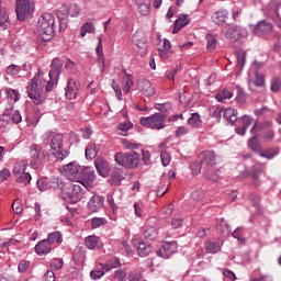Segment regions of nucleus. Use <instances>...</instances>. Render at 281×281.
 <instances>
[{
	"label": "nucleus",
	"mask_w": 281,
	"mask_h": 281,
	"mask_svg": "<svg viewBox=\"0 0 281 281\" xmlns=\"http://www.w3.org/2000/svg\"><path fill=\"white\" fill-rule=\"evenodd\" d=\"M200 161L204 168L216 166V154L214 151H203L200 154Z\"/></svg>",
	"instance_id": "obj_15"
},
{
	"label": "nucleus",
	"mask_w": 281,
	"mask_h": 281,
	"mask_svg": "<svg viewBox=\"0 0 281 281\" xmlns=\"http://www.w3.org/2000/svg\"><path fill=\"white\" fill-rule=\"evenodd\" d=\"M280 88H281L280 79H273L272 85H271V91L278 92V91H280Z\"/></svg>",
	"instance_id": "obj_62"
},
{
	"label": "nucleus",
	"mask_w": 281,
	"mask_h": 281,
	"mask_svg": "<svg viewBox=\"0 0 281 281\" xmlns=\"http://www.w3.org/2000/svg\"><path fill=\"white\" fill-rule=\"evenodd\" d=\"M259 155L260 157H265L266 159H273V157L278 155V151H276L274 149H268L266 151L260 150Z\"/></svg>",
	"instance_id": "obj_49"
},
{
	"label": "nucleus",
	"mask_w": 281,
	"mask_h": 281,
	"mask_svg": "<svg viewBox=\"0 0 281 281\" xmlns=\"http://www.w3.org/2000/svg\"><path fill=\"white\" fill-rule=\"evenodd\" d=\"M133 43L138 47V49L143 50V54H146L148 49V37L146 33L143 31H136L133 35Z\"/></svg>",
	"instance_id": "obj_11"
},
{
	"label": "nucleus",
	"mask_w": 281,
	"mask_h": 281,
	"mask_svg": "<svg viewBox=\"0 0 281 281\" xmlns=\"http://www.w3.org/2000/svg\"><path fill=\"white\" fill-rule=\"evenodd\" d=\"M255 85L256 87H265V75L256 72Z\"/></svg>",
	"instance_id": "obj_57"
},
{
	"label": "nucleus",
	"mask_w": 281,
	"mask_h": 281,
	"mask_svg": "<svg viewBox=\"0 0 281 281\" xmlns=\"http://www.w3.org/2000/svg\"><path fill=\"white\" fill-rule=\"evenodd\" d=\"M140 124L147 128L161 131V128H166V114L155 113L150 116L140 117Z\"/></svg>",
	"instance_id": "obj_6"
},
{
	"label": "nucleus",
	"mask_w": 281,
	"mask_h": 281,
	"mask_svg": "<svg viewBox=\"0 0 281 281\" xmlns=\"http://www.w3.org/2000/svg\"><path fill=\"white\" fill-rule=\"evenodd\" d=\"M50 245L56 244V245H61L63 244V234L60 232H53L48 234V237L46 239Z\"/></svg>",
	"instance_id": "obj_29"
},
{
	"label": "nucleus",
	"mask_w": 281,
	"mask_h": 281,
	"mask_svg": "<svg viewBox=\"0 0 281 281\" xmlns=\"http://www.w3.org/2000/svg\"><path fill=\"white\" fill-rule=\"evenodd\" d=\"M104 209V196L102 195H92L88 202V210L91 213L100 212Z\"/></svg>",
	"instance_id": "obj_14"
},
{
	"label": "nucleus",
	"mask_w": 281,
	"mask_h": 281,
	"mask_svg": "<svg viewBox=\"0 0 281 281\" xmlns=\"http://www.w3.org/2000/svg\"><path fill=\"white\" fill-rule=\"evenodd\" d=\"M44 281H56V276L54 274V271L48 270L44 276Z\"/></svg>",
	"instance_id": "obj_63"
},
{
	"label": "nucleus",
	"mask_w": 281,
	"mask_h": 281,
	"mask_svg": "<svg viewBox=\"0 0 281 281\" xmlns=\"http://www.w3.org/2000/svg\"><path fill=\"white\" fill-rule=\"evenodd\" d=\"M212 117H215L217 122H221V117H223V108H214L212 111Z\"/></svg>",
	"instance_id": "obj_58"
},
{
	"label": "nucleus",
	"mask_w": 281,
	"mask_h": 281,
	"mask_svg": "<svg viewBox=\"0 0 281 281\" xmlns=\"http://www.w3.org/2000/svg\"><path fill=\"white\" fill-rule=\"evenodd\" d=\"M25 172V165L23 162H15L13 167V175L18 177V175H21Z\"/></svg>",
	"instance_id": "obj_48"
},
{
	"label": "nucleus",
	"mask_w": 281,
	"mask_h": 281,
	"mask_svg": "<svg viewBox=\"0 0 281 281\" xmlns=\"http://www.w3.org/2000/svg\"><path fill=\"white\" fill-rule=\"evenodd\" d=\"M86 191L80 184H72L68 199L70 203H78L85 199Z\"/></svg>",
	"instance_id": "obj_12"
},
{
	"label": "nucleus",
	"mask_w": 281,
	"mask_h": 281,
	"mask_svg": "<svg viewBox=\"0 0 281 281\" xmlns=\"http://www.w3.org/2000/svg\"><path fill=\"white\" fill-rule=\"evenodd\" d=\"M65 68L69 74H76L78 71V65L71 60H68L65 65Z\"/></svg>",
	"instance_id": "obj_53"
},
{
	"label": "nucleus",
	"mask_w": 281,
	"mask_h": 281,
	"mask_svg": "<svg viewBox=\"0 0 281 281\" xmlns=\"http://www.w3.org/2000/svg\"><path fill=\"white\" fill-rule=\"evenodd\" d=\"M30 155L32 159L30 166L34 170H37L41 166V150H38V145L33 144L30 146Z\"/></svg>",
	"instance_id": "obj_18"
},
{
	"label": "nucleus",
	"mask_w": 281,
	"mask_h": 281,
	"mask_svg": "<svg viewBox=\"0 0 281 281\" xmlns=\"http://www.w3.org/2000/svg\"><path fill=\"white\" fill-rule=\"evenodd\" d=\"M206 47L209 52H214V49H216V36L212 35V34H207L206 35Z\"/></svg>",
	"instance_id": "obj_40"
},
{
	"label": "nucleus",
	"mask_w": 281,
	"mask_h": 281,
	"mask_svg": "<svg viewBox=\"0 0 281 281\" xmlns=\"http://www.w3.org/2000/svg\"><path fill=\"white\" fill-rule=\"evenodd\" d=\"M223 115L225 120L228 121L229 124H232V126H234V124H236L238 120V111H236V109L234 108L226 109Z\"/></svg>",
	"instance_id": "obj_26"
},
{
	"label": "nucleus",
	"mask_w": 281,
	"mask_h": 281,
	"mask_svg": "<svg viewBox=\"0 0 281 281\" xmlns=\"http://www.w3.org/2000/svg\"><path fill=\"white\" fill-rule=\"evenodd\" d=\"M36 188L40 192H46V190H49L52 186H49L47 179H38L36 182Z\"/></svg>",
	"instance_id": "obj_41"
},
{
	"label": "nucleus",
	"mask_w": 281,
	"mask_h": 281,
	"mask_svg": "<svg viewBox=\"0 0 281 281\" xmlns=\"http://www.w3.org/2000/svg\"><path fill=\"white\" fill-rule=\"evenodd\" d=\"M172 254H177V243L175 241L165 243L162 248L157 251V256L165 258V260H168Z\"/></svg>",
	"instance_id": "obj_13"
},
{
	"label": "nucleus",
	"mask_w": 281,
	"mask_h": 281,
	"mask_svg": "<svg viewBox=\"0 0 281 281\" xmlns=\"http://www.w3.org/2000/svg\"><path fill=\"white\" fill-rule=\"evenodd\" d=\"M21 71V66L11 64L7 67V75L8 76H18Z\"/></svg>",
	"instance_id": "obj_44"
},
{
	"label": "nucleus",
	"mask_w": 281,
	"mask_h": 281,
	"mask_svg": "<svg viewBox=\"0 0 281 281\" xmlns=\"http://www.w3.org/2000/svg\"><path fill=\"white\" fill-rule=\"evenodd\" d=\"M12 210L14 214H22L23 213V204L21 203V200H15L12 204Z\"/></svg>",
	"instance_id": "obj_50"
},
{
	"label": "nucleus",
	"mask_w": 281,
	"mask_h": 281,
	"mask_svg": "<svg viewBox=\"0 0 281 281\" xmlns=\"http://www.w3.org/2000/svg\"><path fill=\"white\" fill-rule=\"evenodd\" d=\"M114 278H116L120 281H123L124 278H126V271H124V270H116L114 272Z\"/></svg>",
	"instance_id": "obj_64"
},
{
	"label": "nucleus",
	"mask_w": 281,
	"mask_h": 281,
	"mask_svg": "<svg viewBox=\"0 0 281 281\" xmlns=\"http://www.w3.org/2000/svg\"><path fill=\"white\" fill-rule=\"evenodd\" d=\"M119 267H122V262H120L119 258L110 260L106 265L102 266V269L105 271H111V269H119Z\"/></svg>",
	"instance_id": "obj_38"
},
{
	"label": "nucleus",
	"mask_w": 281,
	"mask_h": 281,
	"mask_svg": "<svg viewBox=\"0 0 281 281\" xmlns=\"http://www.w3.org/2000/svg\"><path fill=\"white\" fill-rule=\"evenodd\" d=\"M137 5H138V11L143 16H148V14H150V0L137 2Z\"/></svg>",
	"instance_id": "obj_30"
},
{
	"label": "nucleus",
	"mask_w": 281,
	"mask_h": 281,
	"mask_svg": "<svg viewBox=\"0 0 281 281\" xmlns=\"http://www.w3.org/2000/svg\"><path fill=\"white\" fill-rule=\"evenodd\" d=\"M100 243V237L92 235L85 239V245L88 249H95Z\"/></svg>",
	"instance_id": "obj_32"
},
{
	"label": "nucleus",
	"mask_w": 281,
	"mask_h": 281,
	"mask_svg": "<svg viewBox=\"0 0 281 281\" xmlns=\"http://www.w3.org/2000/svg\"><path fill=\"white\" fill-rule=\"evenodd\" d=\"M273 26L267 21H260L255 27L254 32L257 36H265V34H271Z\"/></svg>",
	"instance_id": "obj_19"
},
{
	"label": "nucleus",
	"mask_w": 281,
	"mask_h": 281,
	"mask_svg": "<svg viewBox=\"0 0 281 281\" xmlns=\"http://www.w3.org/2000/svg\"><path fill=\"white\" fill-rule=\"evenodd\" d=\"M102 276H104V270H92L90 272V278L92 280H100V278H102Z\"/></svg>",
	"instance_id": "obj_60"
},
{
	"label": "nucleus",
	"mask_w": 281,
	"mask_h": 281,
	"mask_svg": "<svg viewBox=\"0 0 281 281\" xmlns=\"http://www.w3.org/2000/svg\"><path fill=\"white\" fill-rule=\"evenodd\" d=\"M119 131H122V133H126L127 131H131L133 128V124L131 123H120L117 125Z\"/></svg>",
	"instance_id": "obj_61"
},
{
	"label": "nucleus",
	"mask_w": 281,
	"mask_h": 281,
	"mask_svg": "<svg viewBox=\"0 0 281 281\" xmlns=\"http://www.w3.org/2000/svg\"><path fill=\"white\" fill-rule=\"evenodd\" d=\"M92 229H98V227H102V225H106V218L104 217H93L91 220Z\"/></svg>",
	"instance_id": "obj_43"
},
{
	"label": "nucleus",
	"mask_w": 281,
	"mask_h": 281,
	"mask_svg": "<svg viewBox=\"0 0 281 281\" xmlns=\"http://www.w3.org/2000/svg\"><path fill=\"white\" fill-rule=\"evenodd\" d=\"M222 247L223 244H221V240L217 239H210L204 244V249L207 251V254H218Z\"/></svg>",
	"instance_id": "obj_25"
},
{
	"label": "nucleus",
	"mask_w": 281,
	"mask_h": 281,
	"mask_svg": "<svg viewBox=\"0 0 281 281\" xmlns=\"http://www.w3.org/2000/svg\"><path fill=\"white\" fill-rule=\"evenodd\" d=\"M122 145L125 150H132L127 153H116L114 156V161L122 166L123 168H127L133 170V168H137L139 166V153H137V148H139V144L131 143L128 139L123 138Z\"/></svg>",
	"instance_id": "obj_1"
},
{
	"label": "nucleus",
	"mask_w": 281,
	"mask_h": 281,
	"mask_svg": "<svg viewBox=\"0 0 281 281\" xmlns=\"http://www.w3.org/2000/svg\"><path fill=\"white\" fill-rule=\"evenodd\" d=\"M237 56V67L239 71L245 67V63L247 61V53L245 50H237L236 52Z\"/></svg>",
	"instance_id": "obj_33"
},
{
	"label": "nucleus",
	"mask_w": 281,
	"mask_h": 281,
	"mask_svg": "<svg viewBox=\"0 0 281 281\" xmlns=\"http://www.w3.org/2000/svg\"><path fill=\"white\" fill-rule=\"evenodd\" d=\"M15 12L18 21H25V19H32L34 14V2L32 0H16Z\"/></svg>",
	"instance_id": "obj_5"
},
{
	"label": "nucleus",
	"mask_w": 281,
	"mask_h": 281,
	"mask_svg": "<svg viewBox=\"0 0 281 281\" xmlns=\"http://www.w3.org/2000/svg\"><path fill=\"white\" fill-rule=\"evenodd\" d=\"M52 251V244L47 239H43L35 246V252L37 256H47Z\"/></svg>",
	"instance_id": "obj_22"
},
{
	"label": "nucleus",
	"mask_w": 281,
	"mask_h": 281,
	"mask_svg": "<svg viewBox=\"0 0 281 281\" xmlns=\"http://www.w3.org/2000/svg\"><path fill=\"white\" fill-rule=\"evenodd\" d=\"M229 18V12L227 10H220L213 13L212 21L215 25H223L227 23V19Z\"/></svg>",
	"instance_id": "obj_23"
},
{
	"label": "nucleus",
	"mask_w": 281,
	"mask_h": 281,
	"mask_svg": "<svg viewBox=\"0 0 281 281\" xmlns=\"http://www.w3.org/2000/svg\"><path fill=\"white\" fill-rule=\"evenodd\" d=\"M192 170V175H200L201 173V168H204L203 165L200 161H193L190 166Z\"/></svg>",
	"instance_id": "obj_47"
},
{
	"label": "nucleus",
	"mask_w": 281,
	"mask_h": 281,
	"mask_svg": "<svg viewBox=\"0 0 281 281\" xmlns=\"http://www.w3.org/2000/svg\"><path fill=\"white\" fill-rule=\"evenodd\" d=\"M201 115H199V113H193L188 120V125L192 128H199L201 127Z\"/></svg>",
	"instance_id": "obj_35"
},
{
	"label": "nucleus",
	"mask_w": 281,
	"mask_h": 281,
	"mask_svg": "<svg viewBox=\"0 0 281 281\" xmlns=\"http://www.w3.org/2000/svg\"><path fill=\"white\" fill-rule=\"evenodd\" d=\"M248 148L254 153H258V154L260 153V150H262L258 135L254 134V136L248 140Z\"/></svg>",
	"instance_id": "obj_28"
},
{
	"label": "nucleus",
	"mask_w": 281,
	"mask_h": 281,
	"mask_svg": "<svg viewBox=\"0 0 281 281\" xmlns=\"http://www.w3.org/2000/svg\"><path fill=\"white\" fill-rule=\"evenodd\" d=\"M55 20L50 13H44L37 23V38L44 43L54 37Z\"/></svg>",
	"instance_id": "obj_3"
},
{
	"label": "nucleus",
	"mask_w": 281,
	"mask_h": 281,
	"mask_svg": "<svg viewBox=\"0 0 281 281\" xmlns=\"http://www.w3.org/2000/svg\"><path fill=\"white\" fill-rule=\"evenodd\" d=\"M215 99L217 102L225 103L227 100L232 99V92L227 89H224L216 94Z\"/></svg>",
	"instance_id": "obj_37"
},
{
	"label": "nucleus",
	"mask_w": 281,
	"mask_h": 281,
	"mask_svg": "<svg viewBox=\"0 0 281 281\" xmlns=\"http://www.w3.org/2000/svg\"><path fill=\"white\" fill-rule=\"evenodd\" d=\"M81 170L82 167L80 165L70 162L64 167V175L69 181H76L78 183Z\"/></svg>",
	"instance_id": "obj_9"
},
{
	"label": "nucleus",
	"mask_w": 281,
	"mask_h": 281,
	"mask_svg": "<svg viewBox=\"0 0 281 281\" xmlns=\"http://www.w3.org/2000/svg\"><path fill=\"white\" fill-rule=\"evenodd\" d=\"M93 32H95V26L93 25V23L87 22L81 26L80 36L81 38H85L87 34H93Z\"/></svg>",
	"instance_id": "obj_34"
},
{
	"label": "nucleus",
	"mask_w": 281,
	"mask_h": 281,
	"mask_svg": "<svg viewBox=\"0 0 281 281\" xmlns=\"http://www.w3.org/2000/svg\"><path fill=\"white\" fill-rule=\"evenodd\" d=\"M15 181L16 183H23V186H27V183L32 181V176L23 171L22 173H19L18 176H15Z\"/></svg>",
	"instance_id": "obj_36"
},
{
	"label": "nucleus",
	"mask_w": 281,
	"mask_h": 281,
	"mask_svg": "<svg viewBox=\"0 0 281 281\" xmlns=\"http://www.w3.org/2000/svg\"><path fill=\"white\" fill-rule=\"evenodd\" d=\"M144 238L146 240H155L157 238V229L155 227H149L144 232Z\"/></svg>",
	"instance_id": "obj_42"
},
{
	"label": "nucleus",
	"mask_w": 281,
	"mask_h": 281,
	"mask_svg": "<svg viewBox=\"0 0 281 281\" xmlns=\"http://www.w3.org/2000/svg\"><path fill=\"white\" fill-rule=\"evenodd\" d=\"M65 144V137L63 134H55L53 137H50V151L56 159L59 161H63L64 159H67L69 157V151H67L63 146Z\"/></svg>",
	"instance_id": "obj_4"
},
{
	"label": "nucleus",
	"mask_w": 281,
	"mask_h": 281,
	"mask_svg": "<svg viewBox=\"0 0 281 281\" xmlns=\"http://www.w3.org/2000/svg\"><path fill=\"white\" fill-rule=\"evenodd\" d=\"M69 8L65 5L57 11V19L59 21L60 31L67 30V25L69 24Z\"/></svg>",
	"instance_id": "obj_16"
},
{
	"label": "nucleus",
	"mask_w": 281,
	"mask_h": 281,
	"mask_svg": "<svg viewBox=\"0 0 281 281\" xmlns=\"http://www.w3.org/2000/svg\"><path fill=\"white\" fill-rule=\"evenodd\" d=\"M63 265L64 262H63V259L60 258H55L50 261V267L52 269H55V271L63 269Z\"/></svg>",
	"instance_id": "obj_51"
},
{
	"label": "nucleus",
	"mask_w": 281,
	"mask_h": 281,
	"mask_svg": "<svg viewBox=\"0 0 281 281\" xmlns=\"http://www.w3.org/2000/svg\"><path fill=\"white\" fill-rule=\"evenodd\" d=\"M78 91H80V83H78L75 79H68L65 93L66 98H68V100H76V98H78Z\"/></svg>",
	"instance_id": "obj_17"
},
{
	"label": "nucleus",
	"mask_w": 281,
	"mask_h": 281,
	"mask_svg": "<svg viewBox=\"0 0 281 281\" xmlns=\"http://www.w3.org/2000/svg\"><path fill=\"white\" fill-rule=\"evenodd\" d=\"M137 86L140 93H143V95H146L147 98L153 97V94L155 93V88L153 87V83H150V81L148 80H139L137 82Z\"/></svg>",
	"instance_id": "obj_20"
},
{
	"label": "nucleus",
	"mask_w": 281,
	"mask_h": 281,
	"mask_svg": "<svg viewBox=\"0 0 281 281\" xmlns=\"http://www.w3.org/2000/svg\"><path fill=\"white\" fill-rule=\"evenodd\" d=\"M68 10H69L70 16H80L81 10L78 4H71L70 9Z\"/></svg>",
	"instance_id": "obj_56"
},
{
	"label": "nucleus",
	"mask_w": 281,
	"mask_h": 281,
	"mask_svg": "<svg viewBox=\"0 0 281 281\" xmlns=\"http://www.w3.org/2000/svg\"><path fill=\"white\" fill-rule=\"evenodd\" d=\"M95 169H93V167H83L81 168L78 183H81L83 188L89 190V188L93 186V181H95Z\"/></svg>",
	"instance_id": "obj_8"
},
{
	"label": "nucleus",
	"mask_w": 281,
	"mask_h": 281,
	"mask_svg": "<svg viewBox=\"0 0 281 281\" xmlns=\"http://www.w3.org/2000/svg\"><path fill=\"white\" fill-rule=\"evenodd\" d=\"M46 82L45 78H43V71L38 70L37 75L29 83L27 95L34 104H43L45 102L43 89H45Z\"/></svg>",
	"instance_id": "obj_2"
},
{
	"label": "nucleus",
	"mask_w": 281,
	"mask_h": 281,
	"mask_svg": "<svg viewBox=\"0 0 281 281\" xmlns=\"http://www.w3.org/2000/svg\"><path fill=\"white\" fill-rule=\"evenodd\" d=\"M63 72V60L59 58H54L50 64L49 78L50 80L46 85V92L49 93L54 89V82L58 81V77Z\"/></svg>",
	"instance_id": "obj_7"
},
{
	"label": "nucleus",
	"mask_w": 281,
	"mask_h": 281,
	"mask_svg": "<svg viewBox=\"0 0 281 281\" xmlns=\"http://www.w3.org/2000/svg\"><path fill=\"white\" fill-rule=\"evenodd\" d=\"M112 88L115 91L117 100H122V90L120 89L117 82H115V79L112 80Z\"/></svg>",
	"instance_id": "obj_59"
},
{
	"label": "nucleus",
	"mask_w": 281,
	"mask_h": 281,
	"mask_svg": "<svg viewBox=\"0 0 281 281\" xmlns=\"http://www.w3.org/2000/svg\"><path fill=\"white\" fill-rule=\"evenodd\" d=\"M133 76L127 75L125 79V86L123 88L124 93H128L131 91V87H133Z\"/></svg>",
	"instance_id": "obj_52"
},
{
	"label": "nucleus",
	"mask_w": 281,
	"mask_h": 281,
	"mask_svg": "<svg viewBox=\"0 0 281 281\" xmlns=\"http://www.w3.org/2000/svg\"><path fill=\"white\" fill-rule=\"evenodd\" d=\"M98 150L100 147L98 145H90L86 147V159H95L98 157Z\"/></svg>",
	"instance_id": "obj_31"
},
{
	"label": "nucleus",
	"mask_w": 281,
	"mask_h": 281,
	"mask_svg": "<svg viewBox=\"0 0 281 281\" xmlns=\"http://www.w3.org/2000/svg\"><path fill=\"white\" fill-rule=\"evenodd\" d=\"M280 9V5L278 7H272V16H273V20L278 23V27H281V18H280V12H278V10Z\"/></svg>",
	"instance_id": "obj_54"
},
{
	"label": "nucleus",
	"mask_w": 281,
	"mask_h": 281,
	"mask_svg": "<svg viewBox=\"0 0 281 281\" xmlns=\"http://www.w3.org/2000/svg\"><path fill=\"white\" fill-rule=\"evenodd\" d=\"M190 23V19H188V15H182L178 20H176V27H186Z\"/></svg>",
	"instance_id": "obj_46"
},
{
	"label": "nucleus",
	"mask_w": 281,
	"mask_h": 281,
	"mask_svg": "<svg viewBox=\"0 0 281 281\" xmlns=\"http://www.w3.org/2000/svg\"><path fill=\"white\" fill-rule=\"evenodd\" d=\"M94 167L101 177H109V162L104 158H97L94 160Z\"/></svg>",
	"instance_id": "obj_21"
},
{
	"label": "nucleus",
	"mask_w": 281,
	"mask_h": 281,
	"mask_svg": "<svg viewBox=\"0 0 281 281\" xmlns=\"http://www.w3.org/2000/svg\"><path fill=\"white\" fill-rule=\"evenodd\" d=\"M226 38H235L238 40L240 36V31H238V26H231L226 32H225Z\"/></svg>",
	"instance_id": "obj_39"
},
{
	"label": "nucleus",
	"mask_w": 281,
	"mask_h": 281,
	"mask_svg": "<svg viewBox=\"0 0 281 281\" xmlns=\"http://www.w3.org/2000/svg\"><path fill=\"white\" fill-rule=\"evenodd\" d=\"M241 126L248 128L249 126H252V128L250 130V133L252 135H256V133H258V131H262V128H265V126H269V123H258L257 120H255L254 117L249 116V115H244L241 117Z\"/></svg>",
	"instance_id": "obj_10"
},
{
	"label": "nucleus",
	"mask_w": 281,
	"mask_h": 281,
	"mask_svg": "<svg viewBox=\"0 0 281 281\" xmlns=\"http://www.w3.org/2000/svg\"><path fill=\"white\" fill-rule=\"evenodd\" d=\"M8 98H10V100H12V102H19V91L14 90V89H7L5 90Z\"/></svg>",
	"instance_id": "obj_45"
},
{
	"label": "nucleus",
	"mask_w": 281,
	"mask_h": 281,
	"mask_svg": "<svg viewBox=\"0 0 281 281\" xmlns=\"http://www.w3.org/2000/svg\"><path fill=\"white\" fill-rule=\"evenodd\" d=\"M150 251H153V246L148 243H139L137 248V254L140 256V258H146V256L150 255Z\"/></svg>",
	"instance_id": "obj_27"
},
{
	"label": "nucleus",
	"mask_w": 281,
	"mask_h": 281,
	"mask_svg": "<svg viewBox=\"0 0 281 281\" xmlns=\"http://www.w3.org/2000/svg\"><path fill=\"white\" fill-rule=\"evenodd\" d=\"M126 179V171L120 168H114V171L111 176L112 186H122V181Z\"/></svg>",
	"instance_id": "obj_24"
},
{
	"label": "nucleus",
	"mask_w": 281,
	"mask_h": 281,
	"mask_svg": "<svg viewBox=\"0 0 281 281\" xmlns=\"http://www.w3.org/2000/svg\"><path fill=\"white\" fill-rule=\"evenodd\" d=\"M160 159H161V164L162 166H170V161H171V158H170V154H168L167 151H162L160 154Z\"/></svg>",
	"instance_id": "obj_55"
}]
</instances>
